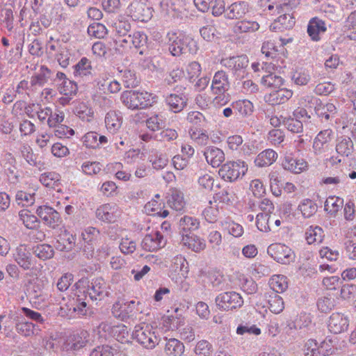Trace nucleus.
I'll use <instances>...</instances> for the list:
<instances>
[{
  "label": "nucleus",
  "mask_w": 356,
  "mask_h": 356,
  "mask_svg": "<svg viewBox=\"0 0 356 356\" xmlns=\"http://www.w3.org/2000/svg\"><path fill=\"white\" fill-rule=\"evenodd\" d=\"M75 296L76 297L75 304L72 305V307L69 308L70 315L72 313H76L79 316L86 315L87 311L89 309L88 307L89 298L87 294L84 293L83 291L81 290H76Z\"/></svg>",
  "instance_id": "nucleus-25"
},
{
  "label": "nucleus",
  "mask_w": 356,
  "mask_h": 356,
  "mask_svg": "<svg viewBox=\"0 0 356 356\" xmlns=\"http://www.w3.org/2000/svg\"><path fill=\"white\" fill-rule=\"evenodd\" d=\"M33 253L39 259L44 261L54 257V250L51 245L42 243L33 247Z\"/></svg>",
  "instance_id": "nucleus-45"
},
{
  "label": "nucleus",
  "mask_w": 356,
  "mask_h": 356,
  "mask_svg": "<svg viewBox=\"0 0 356 356\" xmlns=\"http://www.w3.org/2000/svg\"><path fill=\"white\" fill-rule=\"evenodd\" d=\"M58 90L63 96H75L78 91L77 84L70 79L58 83Z\"/></svg>",
  "instance_id": "nucleus-50"
},
{
  "label": "nucleus",
  "mask_w": 356,
  "mask_h": 356,
  "mask_svg": "<svg viewBox=\"0 0 356 356\" xmlns=\"http://www.w3.org/2000/svg\"><path fill=\"white\" fill-rule=\"evenodd\" d=\"M261 83L268 88H280L284 83V79L275 73H269L262 76Z\"/></svg>",
  "instance_id": "nucleus-54"
},
{
  "label": "nucleus",
  "mask_w": 356,
  "mask_h": 356,
  "mask_svg": "<svg viewBox=\"0 0 356 356\" xmlns=\"http://www.w3.org/2000/svg\"><path fill=\"white\" fill-rule=\"evenodd\" d=\"M181 243L195 252H199L206 248L204 239L191 234L184 233V235H181Z\"/></svg>",
  "instance_id": "nucleus-29"
},
{
  "label": "nucleus",
  "mask_w": 356,
  "mask_h": 356,
  "mask_svg": "<svg viewBox=\"0 0 356 356\" xmlns=\"http://www.w3.org/2000/svg\"><path fill=\"white\" fill-rule=\"evenodd\" d=\"M312 102L314 105L315 113L321 121L327 122L335 117L337 107L334 104L330 102L323 104L321 99L313 97Z\"/></svg>",
  "instance_id": "nucleus-15"
},
{
  "label": "nucleus",
  "mask_w": 356,
  "mask_h": 356,
  "mask_svg": "<svg viewBox=\"0 0 356 356\" xmlns=\"http://www.w3.org/2000/svg\"><path fill=\"white\" fill-rule=\"evenodd\" d=\"M76 235L67 230L62 231L57 237L54 247L60 252H70L73 250L76 243Z\"/></svg>",
  "instance_id": "nucleus-21"
},
{
  "label": "nucleus",
  "mask_w": 356,
  "mask_h": 356,
  "mask_svg": "<svg viewBox=\"0 0 356 356\" xmlns=\"http://www.w3.org/2000/svg\"><path fill=\"white\" fill-rule=\"evenodd\" d=\"M268 254L277 262L287 265L295 259L293 250L282 243H273L267 249Z\"/></svg>",
  "instance_id": "nucleus-11"
},
{
  "label": "nucleus",
  "mask_w": 356,
  "mask_h": 356,
  "mask_svg": "<svg viewBox=\"0 0 356 356\" xmlns=\"http://www.w3.org/2000/svg\"><path fill=\"white\" fill-rule=\"evenodd\" d=\"M138 305V302H136L134 300L126 302L118 301L113 304L111 312L115 318L124 321L137 314Z\"/></svg>",
  "instance_id": "nucleus-12"
},
{
  "label": "nucleus",
  "mask_w": 356,
  "mask_h": 356,
  "mask_svg": "<svg viewBox=\"0 0 356 356\" xmlns=\"http://www.w3.org/2000/svg\"><path fill=\"white\" fill-rule=\"evenodd\" d=\"M187 121L195 126L194 128H202L207 123L204 115L199 111H191L186 117Z\"/></svg>",
  "instance_id": "nucleus-57"
},
{
  "label": "nucleus",
  "mask_w": 356,
  "mask_h": 356,
  "mask_svg": "<svg viewBox=\"0 0 356 356\" xmlns=\"http://www.w3.org/2000/svg\"><path fill=\"white\" fill-rule=\"evenodd\" d=\"M17 333L24 337H31L35 334V325L31 322H18L15 325Z\"/></svg>",
  "instance_id": "nucleus-59"
},
{
  "label": "nucleus",
  "mask_w": 356,
  "mask_h": 356,
  "mask_svg": "<svg viewBox=\"0 0 356 356\" xmlns=\"http://www.w3.org/2000/svg\"><path fill=\"white\" fill-rule=\"evenodd\" d=\"M168 35L170 42L168 49L172 56H179L184 54L196 52V42L191 37L182 33L177 35L176 33H169Z\"/></svg>",
  "instance_id": "nucleus-4"
},
{
  "label": "nucleus",
  "mask_w": 356,
  "mask_h": 356,
  "mask_svg": "<svg viewBox=\"0 0 356 356\" xmlns=\"http://www.w3.org/2000/svg\"><path fill=\"white\" fill-rule=\"evenodd\" d=\"M282 165L284 170L298 174L307 169L308 163L303 159L294 158L290 154L284 156Z\"/></svg>",
  "instance_id": "nucleus-20"
},
{
  "label": "nucleus",
  "mask_w": 356,
  "mask_h": 356,
  "mask_svg": "<svg viewBox=\"0 0 356 356\" xmlns=\"http://www.w3.org/2000/svg\"><path fill=\"white\" fill-rule=\"evenodd\" d=\"M19 218L22 221L24 226L30 229L38 228L40 220L28 209H22L19 212Z\"/></svg>",
  "instance_id": "nucleus-41"
},
{
  "label": "nucleus",
  "mask_w": 356,
  "mask_h": 356,
  "mask_svg": "<svg viewBox=\"0 0 356 356\" xmlns=\"http://www.w3.org/2000/svg\"><path fill=\"white\" fill-rule=\"evenodd\" d=\"M324 236L325 234L323 229L317 225L310 226L305 232V240L309 245L315 243H321L323 241Z\"/></svg>",
  "instance_id": "nucleus-39"
},
{
  "label": "nucleus",
  "mask_w": 356,
  "mask_h": 356,
  "mask_svg": "<svg viewBox=\"0 0 356 356\" xmlns=\"http://www.w3.org/2000/svg\"><path fill=\"white\" fill-rule=\"evenodd\" d=\"M142 149L144 153L148 155L147 160L154 170H160L167 165L168 159L165 154L159 152L150 145H143Z\"/></svg>",
  "instance_id": "nucleus-13"
},
{
  "label": "nucleus",
  "mask_w": 356,
  "mask_h": 356,
  "mask_svg": "<svg viewBox=\"0 0 356 356\" xmlns=\"http://www.w3.org/2000/svg\"><path fill=\"white\" fill-rule=\"evenodd\" d=\"M278 154L273 149H266L261 152L255 158L254 163L257 166L263 168L272 165L277 159Z\"/></svg>",
  "instance_id": "nucleus-32"
},
{
  "label": "nucleus",
  "mask_w": 356,
  "mask_h": 356,
  "mask_svg": "<svg viewBox=\"0 0 356 356\" xmlns=\"http://www.w3.org/2000/svg\"><path fill=\"white\" fill-rule=\"evenodd\" d=\"M293 95V92L286 88H280L270 93L268 102L271 104H282L286 102Z\"/></svg>",
  "instance_id": "nucleus-35"
},
{
  "label": "nucleus",
  "mask_w": 356,
  "mask_h": 356,
  "mask_svg": "<svg viewBox=\"0 0 356 356\" xmlns=\"http://www.w3.org/2000/svg\"><path fill=\"white\" fill-rule=\"evenodd\" d=\"M170 191L167 200L168 204L175 211H181L184 210L186 202L183 193L177 188H172Z\"/></svg>",
  "instance_id": "nucleus-34"
},
{
  "label": "nucleus",
  "mask_w": 356,
  "mask_h": 356,
  "mask_svg": "<svg viewBox=\"0 0 356 356\" xmlns=\"http://www.w3.org/2000/svg\"><path fill=\"white\" fill-rule=\"evenodd\" d=\"M133 339L147 349H153L159 343L160 339L156 335L155 330L147 324L138 325L132 333Z\"/></svg>",
  "instance_id": "nucleus-6"
},
{
  "label": "nucleus",
  "mask_w": 356,
  "mask_h": 356,
  "mask_svg": "<svg viewBox=\"0 0 356 356\" xmlns=\"http://www.w3.org/2000/svg\"><path fill=\"white\" fill-rule=\"evenodd\" d=\"M88 33L97 38H103L107 33V29L103 24L95 22L88 27Z\"/></svg>",
  "instance_id": "nucleus-60"
},
{
  "label": "nucleus",
  "mask_w": 356,
  "mask_h": 356,
  "mask_svg": "<svg viewBox=\"0 0 356 356\" xmlns=\"http://www.w3.org/2000/svg\"><path fill=\"white\" fill-rule=\"evenodd\" d=\"M13 259L25 270L31 269L33 265L31 254L24 244H20L15 248Z\"/></svg>",
  "instance_id": "nucleus-19"
},
{
  "label": "nucleus",
  "mask_w": 356,
  "mask_h": 356,
  "mask_svg": "<svg viewBox=\"0 0 356 356\" xmlns=\"http://www.w3.org/2000/svg\"><path fill=\"white\" fill-rule=\"evenodd\" d=\"M74 114L83 121L90 122L93 116V111L86 103H79L74 108Z\"/></svg>",
  "instance_id": "nucleus-49"
},
{
  "label": "nucleus",
  "mask_w": 356,
  "mask_h": 356,
  "mask_svg": "<svg viewBox=\"0 0 356 356\" xmlns=\"http://www.w3.org/2000/svg\"><path fill=\"white\" fill-rule=\"evenodd\" d=\"M247 170L248 165L243 161H227L220 166L218 175L225 181L233 182L241 175L243 176Z\"/></svg>",
  "instance_id": "nucleus-8"
},
{
  "label": "nucleus",
  "mask_w": 356,
  "mask_h": 356,
  "mask_svg": "<svg viewBox=\"0 0 356 356\" xmlns=\"http://www.w3.org/2000/svg\"><path fill=\"white\" fill-rule=\"evenodd\" d=\"M343 200L339 197H329L325 202L324 209L327 213L335 216L342 207Z\"/></svg>",
  "instance_id": "nucleus-52"
},
{
  "label": "nucleus",
  "mask_w": 356,
  "mask_h": 356,
  "mask_svg": "<svg viewBox=\"0 0 356 356\" xmlns=\"http://www.w3.org/2000/svg\"><path fill=\"white\" fill-rule=\"evenodd\" d=\"M328 329L334 334H339L346 331L349 326V318L341 312L332 313L328 321Z\"/></svg>",
  "instance_id": "nucleus-17"
},
{
  "label": "nucleus",
  "mask_w": 356,
  "mask_h": 356,
  "mask_svg": "<svg viewBox=\"0 0 356 356\" xmlns=\"http://www.w3.org/2000/svg\"><path fill=\"white\" fill-rule=\"evenodd\" d=\"M74 74L75 76H85L91 74V62L86 57H83L74 66Z\"/></svg>",
  "instance_id": "nucleus-47"
},
{
  "label": "nucleus",
  "mask_w": 356,
  "mask_h": 356,
  "mask_svg": "<svg viewBox=\"0 0 356 356\" xmlns=\"http://www.w3.org/2000/svg\"><path fill=\"white\" fill-rule=\"evenodd\" d=\"M189 134L191 139L201 146L209 143V138L206 130L202 128H190Z\"/></svg>",
  "instance_id": "nucleus-48"
},
{
  "label": "nucleus",
  "mask_w": 356,
  "mask_h": 356,
  "mask_svg": "<svg viewBox=\"0 0 356 356\" xmlns=\"http://www.w3.org/2000/svg\"><path fill=\"white\" fill-rule=\"evenodd\" d=\"M122 118L115 111H109L105 117V124L107 130L115 134L121 127Z\"/></svg>",
  "instance_id": "nucleus-37"
},
{
  "label": "nucleus",
  "mask_w": 356,
  "mask_h": 356,
  "mask_svg": "<svg viewBox=\"0 0 356 356\" xmlns=\"http://www.w3.org/2000/svg\"><path fill=\"white\" fill-rule=\"evenodd\" d=\"M268 300V308L274 314H280L284 308L283 299L277 293H273L269 296Z\"/></svg>",
  "instance_id": "nucleus-56"
},
{
  "label": "nucleus",
  "mask_w": 356,
  "mask_h": 356,
  "mask_svg": "<svg viewBox=\"0 0 356 356\" xmlns=\"http://www.w3.org/2000/svg\"><path fill=\"white\" fill-rule=\"evenodd\" d=\"M195 352L196 356H211L212 345L206 340H201L197 343Z\"/></svg>",
  "instance_id": "nucleus-63"
},
{
  "label": "nucleus",
  "mask_w": 356,
  "mask_h": 356,
  "mask_svg": "<svg viewBox=\"0 0 356 356\" xmlns=\"http://www.w3.org/2000/svg\"><path fill=\"white\" fill-rule=\"evenodd\" d=\"M37 215L49 227L55 228L60 222V216L54 208L43 205L36 209Z\"/></svg>",
  "instance_id": "nucleus-16"
},
{
  "label": "nucleus",
  "mask_w": 356,
  "mask_h": 356,
  "mask_svg": "<svg viewBox=\"0 0 356 356\" xmlns=\"http://www.w3.org/2000/svg\"><path fill=\"white\" fill-rule=\"evenodd\" d=\"M129 13L132 17H134L136 20L144 22L147 20V16L145 13L149 11V8L145 7V6L139 2H132L129 7Z\"/></svg>",
  "instance_id": "nucleus-40"
},
{
  "label": "nucleus",
  "mask_w": 356,
  "mask_h": 356,
  "mask_svg": "<svg viewBox=\"0 0 356 356\" xmlns=\"http://www.w3.org/2000/svg\"><path fill=\"white\" fill-rule=\"evenodd\" d=\"M165 244L166 239L159 231L146 234L141 243L143 249L149 252L156 251L163 248Z\"/></svg>",
  "instance_id": "nucleus-14"
},
{
  "label": "nucleus",
  "mask_w": 356,
  "mask_h": 356,
  "mask_svg": "<svg viewBox=\"0 0 356 356\" xmlns=\"http://www.w3.org/2000/svg\"><path fill=\"white\" fill-rule=\"evenodd\" d=\"M327 31L325 23L321 19L314 17H312L307 26V33L313 41H319L320 35Z\"/></svg>",
  "instance_id": "nucleus-26"
},
{
  "label": "nucleus",
  "mask_w": 356,
  "mask_h": 356,
  "mask_svg": "<svg viewBox=\"0 0 356 356\" xmlns=\"http://www.w3.org/2000/svg\"><path fill=\"white\" fill-rule=\"evenodd\" d=\"M248 8L246 1L235 2L228 7L225 17L229 19L241 18L248 11Z\"/></svg>",
  "instance_id": "nucleus-33"
},
{
  "label": "nucleus",
  "mask_w": 356,
  "mask_h": 356,
  "mask_svg": "<svg viewBox=\"0 0 356 356\" xmlns=\"http://www.w3.org/2000/svg\"><path fill=\"white\" fill-rule=\"evenodd\" d=\"M204 155L207 163L213 168L219 167L225 160L223 151L214 146L207 147L204 152Z\"/></svg>",
  "instance_id": "nucleus-28"
},
{
  "label": "nucleus",
  "mask_w": 356,
  "mask_h": 356,
  "mask_svg": "<svg viewBox=\"0 0 356 356\" xmlns=\"http://www.w3.org/2000/svg\"><path fill=\"white\" fill-rule=\"evenodd\" d=\"M51 71L45 65H42L38 73L33 75L31 78V90H36L38 87H43L45 83L51 79Z\"/></svg>",
  "instance_id": "nucleus-30"
},
{
  "label": "nucleus",
  "mask_w": 356,
  "mask_h": 356,
  "mask_svg": "<svg viewBox=\"0 0 356 356\" xmlns=\"http://www.w3.org/2000/svg\"><path fill=\"white\" fill-rule=\"evenodd\" d=\"M35 201V193L18 191L15 194V202L19 206L28 207L32 206Z\"/></svg>",
  "instance_id": "nucleus-51"
},
{
  "label": "nucleus",
  "mask_w": 356,
  "mask_h": 356,
  "mask_svg": "<svg viewBox=\"0 0 356 356\" xmlns=\"http://www.w3.org/2000/svg\"><path fill=\"white\" fill-rule=\"evenodd\" d=\"M185 90V87L177 85L173 88V92L165 95V102L170 111L177 113L186 108L188 97Z\"/></svg>",
  "instance_id": "nucleus-9"
},
{
  "label": "nucleus",
  "mask_w": 356,
  "mask_h": 356,
  "mask_svg": "<svg viewBox=\"0 0 356 356\" xmlns=\"http://www.w3.org/2000/svg\"><path fill=\"white\" fill-rule=\"evenodd\" d=\"M335 149L337 153L342 157H348L354 152V144L348 136H341L336 140Z\"/></svg>",
  "instance_id": "nucleus-27"
},
{
  "label": "nucleus",
  "mask_w": 356,
  "mask_h": 356,
  "mask_svg": "<svg viewBox=\"0 0 356 356\" xmlns=\"http://www.w3.org/2000/svg\"><path fill=\"white\" fill-rule=\"evenodd\" d=\"M277 13L280 14L271 24L270 29L274 31H283L291 29L295 25V17L293 15L292 6L289 2L276 5Z\"/></svg>",
  "instance_id": "nucleus-5"
},
{
  "label": "nucleus",
  "mask_w": 356,
  "mask_h": 356,
  "mask_svg": "<svg viewBox=\"0 0 356 356\" xmlns=\"http://www.w3.org/2000/svg\"><path fill=\"white\" fill-rule=\"evenodd\" d=\"M317 204L310 199L302 200L298 206V209L305 218H310L317 211Z\"/></svg>",
  "instance_id": "nucleus-53"
},
{
  "label": "nucleus",
  "mask_w": 356,
  "mask_h": 356,
  "mask_svg": "<svg viewBox=\"0 0 356 356\" xmlns=\"http://www.w3.org/2000/svg\"><path fill=\"white\" fill-rule=\"evenodd\" d=\"M119 72L121 74L122 81L125 88H133L139 84L140 81L134 71L125 68L119 70Z\"/></svg>",
  "instance_id": "nucleus-46"
},
{
  "label": "nucleus",
  "mask_w": 356,
  "mask_h": 356,
  "mask_svg": "<svg viewBox=\"0 0 356 356\" xmlns=\"http://www.w3.org/2000/svg\"><path fill=\"white\" fill-rule=\"evenodd\" d=\"M214 198L216 201L230 204L234 199V194L229 188H223L215 194Z\"/></svg>",
  "instance_id": "nucleus-62"
},
{
  "label": "nucleus",
  "mask_w": 356,
  "mask_h": 356,
  "mask_svg": "<svg viewBox=\"0 0 356 356\" xmlns=\"http://www.w3.org/2000/svg\"><path fill=\"white\" fill-rule=\"evenodd\" d=\"M74 286L76 290L83 291L91 300H101L107 293V284L102 277H94L91 281L81 278Z\"/></svg>",
  "instance_id": "nucleus-2"
},
{
  "label": "nucleus",
  "mask_w": 356,
  "mask_h": 356,
  "mask_svg": "<svg viewBox=\"0 0 356 356\" xmlns=\"http://www.w3.org/2000/svg\"><path fill=\"white\" fill-rule=\"evenodd\" d=\"M199 227L200 222L197 218L185 216L179 220V234L184 235V233L191 234V232L197 229Z\"/></svg>",
  "instance_id": "nucleus-36"
},
{
  "label": "nucleus",
  "mask_w": 356,
  "mask_h": 356,
  "mask_svg": "<svg viewBox=\"0 0 356 356\" xmlns=\"http://www.w3.org/2000/svg\"><path fill=\"white\" fill-rule=\"evenodd\" d=\"M232 108L236 111L243 117L250 116L254 111L253 104L248 99L236 101L232 103Z\"/></svg>",
  "instance_id": "nucleus-43"
},
{
  "label": "nucleus",
  "mask_w": 356,
  "mask_h": 356,
  "mask_svg": "<svg viewBox=\"0 0 356 356\" xmlns=\"http://www.w3.org/2000/svg\"><path fill=\"white\" fill-rule=\"evenodd\" d=\"M230 88L229 76L224 70H218L215 72L211 86V90L213 95H216L213 103L217 105H225L229 101V95L227 92Z\"/></svg>",
  "instance_id": "nucleus-3"
},
{
  "label": "nucleus",
  "mask_w": 356,
  "mask_h": 356,
  "mask_svg": "<svg viewBox=\"0 0 356 356\" xmlns=\"http://www.w3.org/2000/svg\"><path fill=\"white\" fill-rule=\"evenodd\" d=\"M146 125L149 130L156 131L165 127V122L161 115L155 114L146 120Z\"/></svg>",
  "instance_id": "nucleus-55"
},
{
  "label": "nucleus",
  "mask_w": 356,
  "mask_h": 356,
  "mask_svg": "<svg viewBox=\"0 0 356 356\" xmlns=\"http://www.w3.org/2000/svg\"><path fill=\"white\" fill-rule=\"evenodd\" d=\"M156 95L147 91L125 90L120 95L122 103L131 110L145 109L156 102Z\"/></svg>",
  "instance_id": "nucleus-1"
},
{
  "label": "nucleus",
  "mask_w": 356,
  "mask_h": 356,
  "mask_svg": "<svg viewBox=\"0 0 356 356\" xmlns=\"http://www.w3.org/2000/svg\"><path fill=\"white\" fill-rule=\"evenodd\" d=\"M116 350L108 345L99 346L94 348L90 356H114Z\"/></svg>",
  "instance_id": "nucleus-64"
},
{
  "label": "nucleus",
  "mask_w": 356,
  "mask_h": 356,
  "mask_svg": "<svg viewBox=\"0 0 356 356\" xmlns=\"http://www.w3.org/2000/svg\"><path fill=\"white\" fill-rule=\"evenodd\" d=\"M40 181L45 186L56 191H61L60 176L56 172H48L42 174Z\"/></svg>",
  "instance_id": "nucleus-31"
},
{
  "label": "nucleus",
  "mask_w": 356,
  "mask_h": 356,
  "mask_svg": "<svg viewBox=\"0 0 356 356\" xmlns=\"http://www.w3.org/2000/svg\"><path fill=\"white\" fill-rule=\"evenodd\" d=\"M99 328L111 334L115 339L121 343L128 341V327L122 323L111 326L106 322H102Z\"/></svg>",
  "instance_id": "nucleus-18"
},
{
  "label": "nucleus",
  "mask_w": 356,
  "mask_h": 356,
  "mask_svg": "<svg viewBox=\"0 0 356 356\" xmlns=\"http://www.w3.org/2000/svg\"><path fill=\"white\" fill-rule=\"evenodd\" d=\"M333 131L330 129L321 131L314 139L313 149L315 154L318 155L325 152V147L332 140Z\"/></svg>",
  "instance_id": "nucleus-23"
},
{
  "label": "nucleus",
  "mask_w": 356,
  "mask_h": 356,
  "mask_svg": "<svg viewBox=\"0 0 356 356\" xmlns=\"http://www.w3.org/2000/svg\"><path fill=\"white\" fill-rule=\"evenodd\" d=\"M118 207L116 204H104L96 210V217L105 222H114L117 218Z\"/></svg>",
  "instance_id": "nucleus-24"
},
{
  "label": "nucleus",
  "mask_w": 356,
  "mask_h": 356,
  "mask_svg": "<svg viewBox=\"0 0 356 356\" xmlns=\"http://www.w3.org/2000/svg\"><path fill=\"white\" fill-rule=\"evenodd\" d=\"M217 307L221 311H230L241 308L243 299L236 291H226L218 295L215 299Z\"/></svg>",
  "instance_id": "nucleus-10"
},
{
  "label": "nucleus",
  "mask_w": 356,
  "mask_h": 356,
  "mask_svg": "<svg viewBox=\"0 0 356 356\" xmlns=\"http://www.w3.org/2000/svg\"><path fill=\"white\" fill-rule=\"evenodd\" d=\"M88 332L84 330L70 335L63 344L64 348L67 351L79 350L88 342Z\"/></svg>",
  "instance_id": "nucleus-22"
},
{
  "label": "nucleus",
  "mask_w": 356,
  "mask_h": 356,
  "mask_svg": "<svg viewBox=\"0 0 356 356\" xmlns=\"http://www.w3.org/2000/svg\"><path fill=\"white\" fill-rule=\"evenodd\" d=\"M164 351L168 356H181L184 352V344L177 339L166 340Z\"/></svg>",
  "instance_id": "nucleus-38"
},
{
  "label": "nucleus",
  "mask_w": 356,
  "mask_h": 356,
  "mask_svg": "<svg viewBox=\"0 0 356 356\" xmlns=\"http://www.w3.org/2000/svg\"><path fill=\"white\" fill-rule=\"evenodd\" d=\"M283 124L292 133L299 134L303 130L302 121L294 118H284Z\"/></svg>",
  "instance_id": "nucleus-61"
},
{
  "label": "nucleus",
  "mask_w": 356,
  "mask_h": 356,
  "mask_svg": "<svg viewBox=\"0 0 356 356\" xmlns=\"http://www.w3.org/2000/svg\"><path fill=\"white\" fill-rule=\"evenodd\" d=\"M220 63L222 66L231 71L236 79H241L248 74L249 58L245 54L222 58Z\"/></svg>",
  "instance_id": "nucleus-7"
},
{
  "label": "nucleus",
  "mask_w": 356,
  "mask_h": 356,
  "mask_svg": "<svg viewBox=\"0 0 356 356\" xmlns=\"http://www.w3.org/2000/svg\"><path fill=\"white\" fill-rule=\"evenodd\" d=\"M269 285L275 293H282L288 288L287 277L283 275H274L270 279Z\"/></svg>",
  "instance_id": "nucleus-44"
},
{
  "label": "nucleus",
  "mask_w": 356,
  "mask_h": 356,
  "mask_svg": "<svg viewBox=\"0 0 356 356\" xmlns=\"http://www.w3.org/2000/svg\"><path fill=\"white\" fill-rule=\"evenodd\" d=\"M259 29V24L255 21L241 20L236 23L233 31L236 34L252 33Z\"/></svg>",
  "instance_id": "nucleus-42"
},
{
  "label": "nucleus",
  "mask_w": 356,
  "mask_h": 356,
  "mask_svg": "<svg viewBox=\"0 0 356 356\" xmlns=\"http://www.w3.org/2000/svg\"><path fill=\"white\" fill-rule=\"evenodd\" d=\"M0 18L3 23L6 24V27L8 31H11L13 28V11L10 6H4L1 10Z\"/></svg>",
  "instance_id": "nucleus-58"
}]
</instances>
